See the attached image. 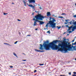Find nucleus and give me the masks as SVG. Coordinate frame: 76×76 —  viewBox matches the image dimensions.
<instances>
[{"mask_svg": "<svg viewBox=\"0 0 76 76\" xmlns=\"http://www.w3.org/2000/svg\"><path fill=\"white\" fill-rule=\"evenodd\" d=\"M58 42H60L61 41L58 40H54L53 42H51L48 44L47 43V42H45L43 43V45H42V44L39 45L40 47L39 50H43L45 49L46 50H50V48H51L53 50H58L57 52L59 51V49L61 48H60V46H58L57 45H55Z\"/></svg>", "mask_w": 76, "mask_h": 76, "instance_id": "1", "label": "nucleus"}, {"mask_svg": "<svg viewBox=\"0 0 76 76\" xmlns=\"http://www.w3.org/2000/svg\"><path fill=\"white\" fill-rule=\"evenodd\" d=\"M66 39H64L63 43L62 44L60 43L58 46L61 47V48L59 49L58 51H64L65 52H67L68 51H70V49L72 48V45H69L70 43L69 42V40L68 41H66Z\"/></svg>", "mask_w": 76, "mask_h": 76, "instance_id": "2", "label": "nucleus"}, {"mask_svg": "<svg viewBox=\"0 0 76 76\" xmlns=\"http://www.w3.org/2000/svg\"><path fill=\"white\" fill-rule=\"evenodd\" d=\"M49 20L50 21H48V23H47V24L45 26V27H47L48 24L51 25L52 28H56V24L54 23L56 22V20L53 18H52L51 17H50Z\"/></svg>", "mask_w": 76, "mask_h": 76, "instance_id": "3", "label": "nucleus"}, {"mask_svg": "<svg viewBox=\"0 0 76 76\" xmlns=\"http://www.w3.org/2000/svg\"><path fill=\"white\" fill-rule=\"evenodd\" d=\"M45 17H44L43 16L41 15V14H39L35 16L34 18L33 19V20H34L36 22H38L40 23V21L38 20H43L42 19H44Z\"/></svg>", "mask_w": 76, "mask_h": 76, "instance_id": "4", "label": "nucleus"}, {"mask_svg": "<svg viewBox=\"0 0 76 76\" xmlns=\"http://www.w3.org/2000/svg\"><path fill=\"white\" fill-rule=\"evenodd\" d=\"M74 25H75V26L72 27V31H75V29H76V21H75V22H74Z\"/></svg>", "mask_w": 76, "mask_h": 76, "instance_id": "5", "label": "nucleus"}, {"mask_svg": "<svg viewBox=\"0 0 76 76\" xmlns=\"http://www.w3.org/2000/svg\"><path fill=\"white\" fill-rule=\"evenodd\" d=\"M28 6L29 7H32L33 9H34V10H35V5L33 6V5L32 4H29V5H28Z\"/></svg>", "mask_w": 76, "mask_h": 76, "instance_id": "6", "label": "nucleus"}, {"mask_svg": "<svg viewBox=\"0 0 76 76\" xmlns=\"http://www.w3.org/2000/svg\"><path fill=\"white\" fill-rule=\"evenodd\" d=\"M35 51L37 52H41L42 53L45 52V50H38L37 49H35Z\"/></svg>", "mask_w": 76, "mask_h": 76, "instance_id": "7", "label": "nucleus"}, {"mask_svg": "<svg viewBox=\"0 0 76 76\" xmlns=\"http://www.w3.org/2000/svg\"><path fill=\"white\" fill-rule=\"evenodd\" d=\"M73 22H72V21H71L69 23H70V25H72V24H73L74 25V24L73 23H75V20H72Z\"/></svg>", "mask_w": 76, "mask_h": 76, "instance_id": "8", "label": "nucleus"}, {"mask_svg": "<svg viewBox=\"0 0 76 76\" xmlns=\"http://www.w3.org/2000/svg\"><path fill=\"white\" fill-rule=\"evenodd\" d=\"M51 13H50V12H48L47 13V16H51Z\"/></svg>", "mask_w": 76, "mask_h": 76, "instance_id": "9", "label": "nucleus"}, {"mask_svg": "<svg viewBox=\"0 0 76 76\" xmlns=\"http://www.w3.org/2000/svg\"><path fill=\"white\" fill-rule=\"evenodd\" d=\"M73 25H72L71 26L69 27H68L69 29H68V30L70 31V29H72V28H73Z\"/></svg>", "mask_w": 76, "mask_h": 76, "instance_id": "10", "label": "nucleus"}, {"mask_svg": "<svg viewBox=\"0 0 76 76\" xmlns=\"http://www.w3.org/2000/svg\"><path fill=\"white\" fill-rule=\"evenodd\" d=\"M45 22L44 21H40V22L39 24L40 25H43V24H44Z\"/></svg>", "mask_w": 76, "mask_h": 76, "instance_id": "11", "label": "nucleus"}, {"mask_svg": "<svg viewBox=\"0 0 76 76\" xmlns=\"http://www.w3.org/2000/svg\"><path fill=\"white\" fill-rule=\"evenodd\" d=\"M30 3H35V0H29Z\"/></svg>", "mask_w": 76, "mask_h": 76, "instance_id": "12", "label": "nucleus"}, {"mask_svg": "<svg viewBox=\"0 0 76 76\" xmlns=\"http://www.w3.org/2000/svg\"><path fill=\"white\" fill-rule=\"evenodd\" d=\"M37 23V22H36V21H35L34 22L33 26H37V25H37V23Z\"/></svg>", "mask_w": 76, "mask_h": 76, "instance_id": "13", "label": "nucleus"}, {"mask_svg": "<svg viewBox=\"0 0 76 76\" xmlns=\"http://www.w3.org/2000/svg\"><path fill=\"white\" fill-rule=\"evenodd\" d=\"M4 44H5V45H10V46H11V45H9V43H4Z\"/></svg>", "mask_w": 76, "mask_h": 76, "instance_id": "14", "label": "nucleus"}, {"mask_svg": "<svg viewBox=\"0 0 76 76\" xmlns=\"http://www.w3.org/2000/svg\"><path fill=\"white\" fill-rule=\"evenodd\" d=\"M56 28H58V29H60L61 28V26L58 27V26H57L56 27Z\"/></svg>", "mask_w": 76, "mask_h": 76, "instance_id": "15", "label": "nucleus"}, {"mask_svg": "<svg viewBox=\"0 0 76 76\" xmlns=\"http://www.w3.org/2000/svg\"><path fill=\"white\" fill-rule=\"evenodd\" d=\"M23 2L24 3V4L25 6H26V2H25V1H23Z\"/></svg>", "mask_w": 76, "mask_h": 76, "instance_id": "16", "label": "nucleus"}, {"mask_svg": "<svg viewBox=\"0 0 76 76\" xmlns=\"http://www.w3.org/2000/svg\"><path fill=\"white\" fill-rule=\"evenodd\" d=\"M13 54L15 56H16V57H17V55H16V54L15 53H13Z\"/></svg>", "mask_w": 76, "mask_h": 76, "instance_id": "17", "label": "nucleus"}, {"mask_svg": "<svg viewBox=\"0 0 76 76\" xmlns=\"http://www.w3.org/2000/svg\"><path fill=\"white\" fill-rule=\"evenodd\" d=\"M39 65H40V66H43V65H44V64H39Z\"/></svg>", "mask_w": 76, "mask_h": 76, "instance_id": "18", "label": "nucleus"}, {"mask_svg": "<svg viewBox=\"0 0 76 76\" xmlns=\"http://www.w3.org/2000/svg\"><path fill=\"white\" fill-rule=\"evenodd\" d=\"M47 33H49V34H50V31H47Z\"/></svg>", "mask_w": 76, "mask_h": 76, "instance_id": "19", "label": "nucleus"}, {"mask_svg": "<svg viewBox=\"0 0 76 76\" xmlns=\"http://www.w3.org/2000/svg\"><path fill=\"white\" fill-rule=\"evenodd\" d=\"M39 8L41 10H42V8L41 7H39Z\"/></svg>", "mask_w": 76, "mask_h": 76, "instance_id": "20", "label": "nucleus"}, {"mask_svg": "<svg viewBox=\"0 0 76 76\" xmlns=\"http://www.w3.org/2000/svg\"><path fill=\"white\" fill-rule=\"evenodd\" d=\"M4 15H7V13H4Z\"/></svg>", "mask_w": 76, "mask_h": 76, "instance_id": "21", "label": "nucleus"}, {"mask_svg": "<svg viewBox=\"0 0 76 76\" xmlns=\"http://www.w3.org/2000/svg\"><path fill=\"white\" fill-rule=\"evenodd\" d=\"M72 31H69V33L70 34V33H72Z\"/></svg>", "mask_w": 76, "mask_h": 76, "instance_id": "22", "label": "nucleus"}, {"mask_svg": "<svg viewBox=\"0 0 76 76\" xmlns=\"http://www.w3.org/2000/svg\"><path fill=\"white\" fill-rule=\"evenodd\" d=\"M28 36L29 37H30V36H31V35H29V34H28V35H27V37H28Z\"/></svg>", "mask_w": 76, "mask_h": 76, "instance_id": "23", "label": "nucleus"}, {"mask_svg": "<svg viewBox=\"0 0 76 76\" xmlns=\"http://www.w3.org/2000/svg\"><path fill=\"white\" fill-rule=\"evenodd\" d=\"M74 74H75V75H76V72H73Z\"/></svg>", "mask_w": 76, "mask_h": 76, "instance_id": "24", "label": "nucleus"}, {"mask_svg": "<svg viewBox=\"0 0 76 76\" xmlns=\"http://www.w3.org/2000/svg\"><path fill=\"white\" fill-rule=\"evenodd\" d=\"M66 27H67V28H69V26L68 25H66Z\"/></svg>", "mask_w": 76, "mask_h": 76, "instance_id": "25", "label": "nucleus"}, {"mask_svg": "<svg viewBox=\"0 0 76 76\" xmlns=\"http://www.w3.org/2000/svg\"><path fill=\"white\" fill-rule=\"evenodd\" d=\"M18 42V41H16L15 43H14V44H16Z\"/></svg>", "mask_w": 76, "mask_h": 76, "instance_id": "26", "label": "nucleus"}, {"mask_svg": "<svg viewBox=\"0 0 76 76\" xmlns=\"http://www.w3.org/2000/svg\"><path fill=\"white\" fill-rule=\"evenodd\" d=\"M73 17L74 18H76V15H74Z\"/></svg>", "mask_w": 76, "mask_h": 76, "instance_id": "27", "label": "nucleus"}, {"mask_svg": "<svg viewBox=\"0 0 76 76\" xmlns=\"http://www.w3.org/2000/svg\"><path fill=\"white\" fill-rule=\"evenodd\" d=\"M13 66H10V68H13Z\"/></svg>", "mask_w": 76, "mask_h": 76, "instance_id": "28", "label": "nucleus"}, {"mask_svg": "<svg viewBox=\"0 0 76 76\" xmlns=\"http://www.w3.org/2000/svg\"><path fill=\"white\" fill-rule=\"evenodd\" d=\"M66 22H68V20H65Z\"/></svg>", "mask_w": 76, "mask_h": 76, "instance_id": "29", "label": "nucleus"}, {"mask_svg": "<svg viewBox=\"0 0 76 76\" xmlns=\"http://www.w3.org/2000/svg\"><path fill=\"white\" fill-rule=\"evenodd\" d=\"M34 73H36V72H37V70H35L34 71Z\"/></svg>", "mask_w": 76, "mask_h": 76, "instance_id": "30", "label": "nucleus"}, {"mask_svg": "<svg viewBox=\"0 0 76 76\" xmlns=\"http://www.w3.org/2000/svg\"><path fill=\"white\" fill-rule=\"evenodd\" d=\"M66 15V14H65L64 13H63L62 14V15Z\"/></svg>", "mask_w": 76, "mask_h": 76, "instance_id": "31", "label": "nucleus"}, {"mask_svg": "<svg viewBox=\"0 0 76 76\" xmlns=\"http://www.w3.org/2000/svg\"><path fill=\"white\" fill-rule=\"evenodd\" d=\"M60 18H63V17L61 16H60Z\"/></svg>", "mask_w": 76, "mask_h": 76, "instance_id": "32", "label": "nucleus"}, {"mask_svg": "<svg viewBox=\"0 0 76 76\" xmlns=\"http://www.w3.org/2000/svg\"><path fill=\"white\" fill-rule=\"evenodd\" d=\"M69 75H71V72H69Z\"/></svg>", "mask_w": 76, "mask_h": 76, "instance_id": "33", "label": "nucleus"}, {"mask_svg": "<svg viewBox=\"0 0 76 76\" xmlns=\"http://www.w3.org/2000/svg\"><path fill=\"white\" fill-rule=\"evenodd\" d=\"M72 76H76V75H73Z\"/></svg>", "mask_w": 76, "mask_h": 76, "instance_id": "34", "label": "nucleus"}, {"mask_svg": "<svg viewBox=\"0 0 76 76\" xmlns=\"http://www.w3.org/2000/svg\"><path fill=\"white\" fill-rule=\"evenodd\" d=\"M38 28H37L35 29V30L36 31H37V30H38Z\"/></svg>", "mask_w": 76, "mask_h": 76, "instance_id": "35", "label": "nucleus"}, {"mask_svg": "<svg viewBox=\"0 0 76 76\" xmlns=\"http://www.w3.org/2000/svg\"><path fill=\"white\" fill-rule=\"evenodd\" d=\"M18 21H21V20H19V19H18Z\"/></svg>", "mask_w": 76, "mask_h": 76, "instance_id": "36", "label": "nucleus"}, {"mask_svg": "<svg viewBox=\"0 0 76 76\" xmlns=\"http://www.w3.org/2000/svg\"><path fill=\"white\" fill-rule=\"evenodd\" d=\"M74 41H75V39L72 41V42H74Z\"/></svg>", "mask_w": 76, "mask_h": 76, "instance_id": "37", "label": "nucleus"}, {"mask_svg": "<svg viewBox=\"0 0 76 76\" xmlns=\"http://www.w3.org/2000/svg\"><path fill=\"white\" fill-rule=\"evenodd\" d=\"M26 60H23V61H26Z\"/></svg>", "mask_w": 76, "mask_h": 76, "instance_id": "38", "label": "nucleus"}, {"mask_svg": "<svg viewBox=\"0 0 76 76\" xmlns=\"http://www.w3.org/2000/svg\"><path fill=\"white\" fill-rule=\"evenodd\" d=\"M37 67V68H38V67H39V66H38Z\"/></svg>", "mask_w": 76, "mask_h": 76, "instance_id": "39", "label": "nucleus"}, {"mask_svg": "<svg viewBox=\"0 0 76 76\" xmlns=\"http://www.w3.org/2000/svg\"><path fill=\"white\" fill-rule=\"evenodd\" d=\"M32 15H34V13H33L32 14Z\"/></svg>", "mask_w": 76, "mask_h": 76, "instance_id": "40", "label": "nucleus"}, {"mask_svg": "<svg viewBox=\"0 0 76 76\" xmlns=\"http://www.w3.org/2000/svg\"><path fill=\"white\" fill-rule=\"evenodd\" d=\"M44 29L45 30L46 29V28H44Z\"/></svg>", "mask_w": 76, "mask_h": 76, "instance_id": "41", "label": "nucleus"}, {"mask_svg": "<svg viewBox=\"0 0 76 76\" xmlns=\"http://www.w3.org/2000/svg\"><path fill=\"white\" fill-rule=\"evenodd\" d=\"M48 28V27H47V28H46V29H47V28Z\"/></svg>", "mask_w": 76, "mask_h": 76, "instance_id": "42", "label": "nucleus"}, {"mask_svg": "<svg viewBox=\"0 0 76 76\" xmlns=\"http://www.w3.org/2000/svg\"><path fill=\"white\" fill-rule=\"evenodd\" d=\"M75 6L76 7V4H75Z\"/></svg>", "mask_w": 76, "mask_h": 76, "instance_id": "43", "label": "nucleus"}, {"mask_svg": "<svg viewBox=\"0 0 76 76\" xmlns=\"http://www.w3.org/2000/svg\"><path fill=\"white\" fill-rule=\"evenodd\" d=\"M35 12H37V11H35Z\"/></svg>", "mask_w": 76, "mask_h": 76, "instance_id": "44", "label": "nucleus"}, {"mask_svg": "<svg viewBox=\"0 0 76 76\" xmlns=\"http://www.w3.org/2000/svg\"><path fill=\"white\" fill-rule=\"evenodd\" d=\"M19 34H20V32H19Z\"/></svg>", "mask_w": 76, "mask_h": 76, "instance_id": "45", "label": "nucleus"}, {"mask_svg": "<svg viewBox=\"0 0 76 76\" xmlns=\"http://www.w3.org/2000/svg\"><path fill=\"white\" fill-rule=\"evenodd\" d=\"M38 6H40V5L39 4H38Z\"/></svg>", "mask_w": 76, "mask_h": 76, "instance_id": "46", "label": "nucleus"}, {"mask_svg": "<svg viewBox=\"0 0 76 76\" xmlns=\"http://www.w3.org/2000/svg\"><path fill=\"white\" fill-rule=\"evenodd\" d=\"M69 34H67V35H69Z\"/></svg>", "mask_w": 76, "mask_h": 76, "instance_id": "47", "label": "nucleus"}, {"mask_svg": "<svg viewBox=\"0 0 76 76\" xmlns=\"http://www.w3.org/2000/svg\"><path fill=\"white\" fill-rule=\"evenodd\" d=\"M45 65H46V64H45Z\"/></svg>", "mask_w": 76, "mask_h": 76, "instance_id": "48", "label": "nucleus"}, {"mask_svg": "<svg viewBox=\"0 0 76 76\" xmlns=\"http://www.w3.org/2000/svg\"><path fill=\"white\" fill-rule=\"evenodd\" d=\"M65 23V24H67L66 23Z\"/></svg>", "mask_w": 76, "mask_h": 76, "instance_id": "49", "label": "nucleus"}, {"mask_svg": "<svg viewBox=\"0 0 76 76\" xmlns=\"http://www.w3.org/2000/svg\"><path fill=\"white\" fill-rule=\"evenodd\" d=\"M12 4H14V3H12Z\"/></svg>", "mask_w": 76, "mask_h": 76, "instance_id": "50", "label": "nucleus"}, {"mask_svg": "<svg viewBox=\"0 0 76 76\" xmlns=\"http://www.w3.org/2000/svg\"><path fill=\"white\" fill-rule=\"evenodd\" d=\"M75 60H76V58L75 59Z\"/></svg>", "mask_w": 76, "mask_h": 76, "instance_id": "51", "label": "nucleus"}, {"mask_svg": "<svg viewBox=\"0 0 76 76\" xmlns=\"http://www.w3.org/2000/svg\"><path fill=\"white\" fill-rule=\"evenodd\" d=\"M75 38H76V37H75Z\"/></svg>", "mask_w": 76, "mask_h": 76, "instance_id": "52", "label": "nucleus"}, {"mask_svg": "<svg viewBox=\"0 0 76 76\" xmlns=\"http://www.w3.org/2000/svg\"><path fill=\"white\" fill-rule=\"evenodd\" d=\"M23 54H25L24 53H23Z\"/></svg>", "mask_w": 76, "mask_h": 76, "instance_id": "53", "label": "nucleus"}, {"mask_svg": "<svg viewBox=\"0 0 76 76\" xmlns=\"http://www.w3.org/2000/svg\"><path fill=\"white\" fill-rule=\"evenodd\" d=\"M68 40H69V39H67Z\"/></svg>", "mask_w": 76, "mask_h": 76, "instance_id": "54", "label": "nucleus"}]
</instances>
